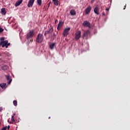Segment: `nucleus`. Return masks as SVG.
<instances>
[{
  "mask_svg": "<svg viewBox=\"0 0 130 130\" xmlns=\"http://www.w3.org/2000/svg\"><path fill=\"white\" fill-rule=\"evenodd\" d=\"M53 2H54V4L55 5V6H58V0H52Z\"/></svg>",
  "mask_w": 130,
  "mask_h": 130,
  "instance_id": "nucleus-21",
  "label": "nucleus"
},
{
  "mask_svg": "<svg viewBox=\"0 0 130 130\" xmlns=\"http://www.w3.org/2000/svg\"><path fill=\"white\" fill-rule=\"evenodd\" d=\"M0 46H2V47H6V48H8V46H10V43H8V40L5 41V38L2 37L0 39Z\"/></svg>",
  "mask_w": 130,
  "mask_h": 130,
  "instance_id": "nucleus-1",
  "label": "nucleus"
},
{
  "mask_svg": "<svg viewBox=\"0 0 130 130\" xmlns=\"http://www.w3.org/2000/svg\"><path fill=\"white\" fill-rule=\"evenodd\" d=\"M1 11V13L2 14V15H6L7 13V12L6 11V8H2Z\"/></svg>",
  "mask_w": 130,
  "mask_h": 130,
  "instance_id": "nucleus-16",
  "label": "nucleus"
},
{
  "mask_svg": "<svg viewBox=\"0 0 130 130\" xmlns=\"http://www.w3.org/2000/svg\"><path fill=\"white\" fill-rule=\"evenodd\" d=\"M93 1H94L95 0H92Z\"/></svg>",
  "mask_w": 130,
  "mask_h": 130,
  "instance_id": "nucleus-36",
  "label": "nucleus"
},
{
  "mask_svg": "<svg viewBox=\"0 0 130 130\" xmlns=\"http://www.w3.org/2000/svg\"><path fill=\"white\" fill-rule=\"evenodd\" d=\"M90 35V32L89 30H86V31H84L83 35V39H85L87 40Z\"/></svg>",
  "mask_w": 130,
  "mask_h": 130,
  "instance_id": "nucleus-4",
  "label": "nucleus"
},
{
  "mask_svg": "<svg viewBox=\"0 0 130 130\" xmlns=\"http://www.w3.org/2000/svg\"><path fill=\"white\" fill-rule=\"evenodd\" d=\"M94 12L95 14H96L98 15L100 14L99 8L98 5H96V7L94 8Z\"/></svg>",
  "mask_w": 130,
  "mask_h": 130,
  "instance_id": "nucleus-8",
  "label": "nucleus"
},
{
  "mask_svg": "<svg viewBox=\"0 0 130 130\" xmlns=\"http://www.w3.org/2000/svg\"><path fill=\"white\" fill-rule=\"evenodd\" d=\"M126 4H125V5L124 7L123 10H125L126 9Z\"/></svg>",
  "mask_w": 130,
  "mask_h": 130,
  "instance_id": "nucleus-27",
  "label": "nucleus"
},
{
  "mask_svg": "<svg viewBox=\"0 0 130 130\" xmlns=\"http://www.w3.org/2000/svg\"><path fill=\"white\" fill-rule=\"evenodd\" d=\"M9 128H10V125H8V129H9Z\"/></svg>",
  "mask_w": 130,
  "mask_h": 130,
  "instance_id": "nucleus-32",
  "label": "nucleus"
},
{
  "mask_svg": "<svg viewBox=\"0 0 130 130\" xmlns=\"http://www.w3.org/2000/svg\"><path fill=\"white\" fill-rule=\"evenodd\" d=\"M3 111V108H0V112L1 111Z\"/></svg>",
  "mask_w": 130,
  "mask_h": 130,
  "instance_id": "nucleus-29",
  "label": "nucleus"
},
{
  "mask_svg": "<svg viewBox=\"0 0 130 130\" xmlns=\"http://www.w3.org/2000/svg\"><path fill=\"white\" fill-rule=\"evenodd\" d=\"M4 31V29L1 28H0V33Z\"/></svg>",
  "mask_w": 130,
  "mask_h": 130,
  "instance_id": "nucleus-25",
  "label": "nucleus"
},
{
  "mask_svg": "<svg viewBox=\"0 0 130 130\" xmlns=\"http://www.w3.org/2000/svg\"><path fill=\"white\" fill-rule=\"evenodd\" d=\"M5 77H6V79L9 81L8 84H11V83L12 82V79H11V76H10L9 75H6L5 76Z\"/></svg>",
  "mask_w": 130,
  "mask_h": 130,
  "instance_id": "nucleus-11",
  "label": "nucleus"
},
{
  "mask_svg": "<svg viewBox=\"0 0 130 130\" xmlns=\"http://www.w3.org/2000/svg\"><path fill=\"white\" fill-rule=\"evenodd\" d=\"M0 87H1V88H2V89H6L7 88V84L1 83V84H0Z\"/></svg>",
  "mask_w": 130,
  "mask_h": 130,
  "instance_id": "nucleus-17",
  "label": "nucleus"
},
{
  "mask_svg": "<svg viewBox=\"0 0 130 130\" xmlns=\"http://www.w3.org/2000/svg\"><path fill=\"white\" fill-rule=\"evenodd\" d=\"M71 28L70 27H68V28H66L63 31V36L64 37H67L69 34V31L70 30Z\"/></svg>",
  "mask_w": 130,
  "mask_h": 130,
  "instance_id": "nucleus-6",
  "label": "nucleus"
},
{
  "mask_svg": "<svg viewBox=\"0 0 130 130\" xmlns=\"http://www.w3.org/2000/svg\"><path fill=\"white\" fill-rule=\"evenodd\" d=\"M22 2H23V0L18 1L15 4V7H18V6H20V5H21V4H22Z\"/></svg>",
  "mask_w": 130,
  "mask_h": 130,
  "instance_id": "nucleus-12",
  "label": "nucleus"
},
{
  "mask_svg": "<svg viewBox=\"0 0 130 130\" xmlns=\"http://www.w3.org/2000/svg\"><path fill=\"white\" fill-rule=\"evenodd\" d=\"M13 105L14 106H17L18 105V102L17 101H13Z\"/></svg>",
  "mask_w": 130,
  "mask_h": 130,
  "instance_id": "nucleus-22",
  "label": "nucleus"
},
{
  "mask_svg": "<svg viewBox=\"0 0 130 130\" xmlns=\"http://www.w3.org/2000/svg\"><path fill=\"white\" fill-rule=\"evenodd\" d=\"M15 115H16V114H13V115L12 116L11 122L10 121V120H8V122H9V123H12V122H15V119L14 118V116H15Z\"/></svg>",
  "mask_w": 130,
  "mask_h": 130,
  "instance_id": "nucleus-14",
  "label": "nucleus"
},
{
  "mask_svg": "<svg viewBox=\"0 0 130 130\" xmlns=\"http://www.w3.org/2000/svg\"><path fill=\"white\" fill-rule=\"evenodd\" d=\"M44 39V38H43V35H42V34H39L36 42L38 43H41L42 42H43Z\"/></svg>",
  "mask_w": 130,
  "mask_h": 130,
  "instance_id": "nucleus-2",
  "label": "nucleus"
},
{
  "mask_svg": "<svg viewBox=\"0 0 130 130\" xmlns=\"http://www.w3.org/2000/svg\"><path fill=\"white\" fill-rule=\"evenodd\" d=\"M53 36L54 37H55L56 36H55V34H53Z\"/></svg>",
  "mask_w": 130,
  "mask_h": 130,
  "instance_id": "nucleus-31",
  "label": "nucleus"
},
{
  "mask_svg": "<svg viewBox=\"0 0 130 130\" xmlns=\"http://www.w3.org/2000/svg\"><path fill=\"white\" fill-rule=\"evenodd\" d=\"M70 14L71 16H75L76 15V12L74 9H72L70 11Z\"/></svg>",
  "mask_w": 130,
  "mask_h": 130,
  "instance_id": "nucleus-13",
  "label": "nucleus"
},
{
  "mask_svg": "<svg viewBox=\"0 0 130 130\" xmlns=\"http://www.w3.org/2000/svg\"><path fill=\"white\" fill-rule=\"evenodd\" d=\"M91 8L90 6H88L85 10V13L86 14H89L90 13Z\"/></svg>",
  "mask_w": 130,
  "mask_h": 130,
  "instance_id": "nucleus-10",
  "label": "nucleus"
},
{
  "mask_svg": "<svg viewBox=\"0 0 130 130\" xmlns=\"http://www.w3.org/2000/svg\"><path fill=\"white\" fill-rule=\"evenodd\" d=\"M33 6V0H29L27 5V7L30 8V7H32Z\"/></svg>",
  "mask_w": 130,
  "mask_h": 130,
  "instance_id": "nucleus-15",
  "label": "nucleus"
},
{
  "mask_svg": "<svg viewBox=\"0 0 130 130\" xmlns=\"http://www.w3.org/2000/svg\"><path fill=\"white\" fill-rule=\"evenodd\" d=\"M63 22H62V21L59 22V23H58L57 27V29L58 31L60 30V29L62 27V26H63Z\"/></svg>",
  "mask_w": 130,
  "mask_h": 130,
  "instance_id": "nucleus-9",
  "label": "nucleus"
},
{
  "mask_svg": "<svg viewBox=\"0 0 130 130\" xmlns=\"http://www.w3.org/2000/svg\"><path fill=\"white\" fill-rule=\"evenodd\" d=\"M47 34H48V33H47V31H45V34H44L45 36H46V35H47Z\"/></svg>",
  "mask_w": 130,
  "mask_h": 130,
  "instance_id": "nucleus-26",
  "label": "nucleus"
},
{
  "mask_svg": "<svg viewBox=\"0 0 130 130\" xmlns=\"http://www.w3.org/2000/svg\"><path fill=\"white\" fill-rule=\"evenodd\" d=\"M109 10V9L108 8H106V11H108Z\"/></svg>",
  "mask_w": 130,
  "mask_h": 130,
  "instance_id": "nucleus-30",
  "label": "nucleus"
},
{
  "mask_svg": "<svg viewBox=\"0 0 130 130\" xmlns=\"http://www.w3.org/2000/svg\"><path fill=\"white\" fill-rule=\"evenodd\" d=\"M55 45H56V43H52V44H51L50 45V49L51 50H53L54 47L55 46Z\"/></svg>",
  "mask_w": 130,
  "mask_h": 130,
  "instance_id": "nucleus-18",
  "label": "nucleus"
},
{
  "mask_svg": "<svg viewBox=\"0 0 130 130\" xmlns=\"http://www.w3.org/2000/svg\"><path fill=\"white\" fill-rule=\"evenodd\" d=\"M53 32V28L52 27H51L50 28H49V29H48V30H47V33L49 34H52Z\"/></svg>",
  "mask_w": 130,
  "mask_h": 130,
  "instance_id": "nucleus-20",
  "label": "nucleus"
},
{
  "mask_svg": "<svg viewBox=\"0 0 130 130\" xmlns=\"http://www.w3.org/2000/svg\"><path fill=\"white\" fill-rule=\"evenodd\" d=\"M83 25L84 27H88L89 28L91 27L90 23L88 22V21H87V20H85V21H84L83 23Z\"/></svg>",
  "mask_w": 130,
  "mask_h": 130,
  "instance_id": "nucleus-7",
  "label": "nucleus"
},
{
  "mask_svg": "<svg viewBox=\"0 0 130 130\" xmlns=\"http://www.w3.org/2000/svg\"><path fill=\"white\" fill-rule=\"evenodd\" d=\"M0 124H1V121H0Z\"/></svg>",
  "mask_w": 130,
  "mask_h": 130,
  "instance_id": "nucleus-37",
  "label": "nucleus"
},
{
  "mask_svg": "<svg viewBox=\"0 0 130 130\" xmlns=\"http://www.w3.org/2000/svg\"><path fill=\"white\" fill-rule=\"evenodd\" d=\"M8 128L7 126H5L2 128L1 130H6Z\"/></svg>",
  "mask_w": 130,
  "mask_h": 130,
  "instance_id": "nucleus-24",
  "label": "nucleus"
},
{
  "mask_svg": "<svg viewBox=\"0 0 130 130\" xmlns=\"http://www.w3.org/2000/svg\"><path fill=\"white\" fill-rule=\"evenodd\" d=\"M2 70L3 71H7V70H9V66H4L2 67Z\"/></svg>",
  "mask_w": 130,
  "mask_h": 130,
  "instance_id": "nucleus-19",
  "label": "nucleus"
},
{
  "mask_svg": "<svg viewBox=\"0 0 130 130\" xmlns=\"http://www.w3.org/2000/svg\"><path fill=\"white\" fill-rule=\"evenodd\" d=\"M42 4V0H38V4L39 6H41Z\"/></svg>",
  "mask_w": 130,
  "mask_h": 130,
  "instance_id": "nucleus-23",
  "label": "nucleus"
},
{
  "mask_svg": "<svg viewBox=\"0 0 130 130\" xmlns=\"http://www.w3.org/2000/svg\"><path fill=\"white\" fill-rule=\"evenodd\" d=\"M94 1L92 0L91 3H93L94 2Z\"/></svg>",
  "mask_w": 130,
  "mask_h": 130,
  "instance_id": "nucleus-33",
  "label": "nucleus"
},
{
  "mask_svg": "<svg viewBox=\"0 0 130 130\" xmlns=\"http://www.w3.org/2000/svg\"><path fill=\"white\" fill-rule=\"evenodd\" d=\"M49 119H50V117H49Z\"/></svg>",
  "mask_w": 130,
  "mask_h": 130,
  "instance_id": "nucleus-35",
  "label": "nucleus"
},
{
  "mask_svg": "<svg viewBox=\"0 0 130 130\" xmlns=\"http://www.w3.org/2000/svg\"><path fill=\"white\" fill-rule=\"evenodd\" d=\"M102 14H103V16H106V14L104 12H103Z\"/></svg>",
  "mask_w": 130,
  "mask_h": 130,
  "instance_id": "nucleus-28",
  "label": "nucleus"
},
{
  "mask_svg": "<svg viewBox=\"0 0 130 130\" xmlns=\"http://www.w3.org/2000/svg\"><path fill=\"white\" fill-rule=\"evenodd\" d=\"M35 0H33V3H34Z\"/></svg>",
  "mask_w": 130,
  "mask_h": 130,
  "instance_id": "nucleus-34",
  "label": "nucleus"
},
{
  "mask_svg": "<svg viewBox=\"0 0 130 130\" xmlns=\"http://www.w3.org/2000/svg\"><path fill=\"white\" fill-rule=\"evenodd\" d=\"M81 36V30H78L77 31H76V34H75V40L77 41L78 40Z\"/></svg>",
  "mask_w": 130,
  "mask_h": 130,
  "instance_id": "nucleus-3",
  "label": "nucleus"
},
{
  "mask_svg": "<svg viewBox=\"0 0 130 130\" xmlns=\"http://www.w3.org/2000/svg\"><path fill=\"white\" fill-rule=\"evenodd\" d=\"M33 37V30H31L28 32L27 34V39L31 42V39L30 38H32Z\"/></svg>",
  "mask_w": 130,
  "mask_h": 130,
  "instance_id": "nucleus-5",
  "label": "nucleus"
}]
</instances>
